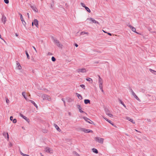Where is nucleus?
Returning a JSON list of instances; mask_svg holds the SVG:
<instances>
[{"instance_id":"obj_1","label":"nucleus","mask_w":156,"mask_h":156,"mask_svg":"<svg viewBox=\"0 0 156 156\" xmlns=\"http://www.w3.org/2000/svg\"><path fill=\"white\" fill-rule=\"evenodd\" d=\"M52 39L54 42L58 47L59 48L62 47V44L60 43L59 41L57 39L53 37H52Z\"/></svg>"},{"instance_id":"obj_2","label":"nucleus","mask_w":156,"mask_h":156,"mask_svg":"<svg viewBox=\"0 0 156 156\" xmlns=\"http://www.w3.org/2000/svg\"><path fill=\"white\" fill-rule=\"evenodd\" d=\"M94 140L97 142L101 144H103L104 139L99 137H96L94 138Z\"/></svg>"},{"instance_id":"obj_3","label":"nucleus","mask_w":156,"mask_h":156,"mask_svg":"<svg viewBox=\"0 0 156 156\" xmlns=\"http://www.w3.org/2000/svg\"><path fill=\"white\" fill-rule=\"evenodd\" d=\"M42 98L44 100H47L49 101H50L51 100V99L50 97L46 94H43L42 96Z\"/></svg>"},{"instance_id":"obj_4","label":"nucleus","mask_w":156,"mask_h":156,"mask_svg":"<svg viewBox=\"0 0 156 156\" xmlns=\"http://www.w3.org/2000/svg\"><path fill=\"white\" fill-rule=\"evenodd\" d=\"M80 130H81L82 131H83L84 132L86 133L92 132V130H90L89 129H86L85 128H81L80 129Z\"/></svg>"},{"instance_id":"obj_5","label":"nucleus","mask_w":156,"mask_h":156,"mask_svg":"<svg viewBox=\"0 0 156 156\" xmlns=\"http://www.w3.org/2000/svg\"><path fill=\"white\" fill-rule=\"evenodd\" d=\"M45 151L46 152L49 153H52L53 152V150L52 149L48 147H46L45 148Z\"/></svg>"},{"instance_id":"obj_6","label":"nucleus","mask_w":156,"mask_h":156,"mask_svg":"<svg viewBox=\"0 0 156 156\" xmlns=\"http://www.w3.org/2000/svg\"><path fill=\"white\" fill-rule=\"evenodd\" d=\"M130 91L131 92L132 95L134 97V98L137 100L140 101V99L136 95V94L134 92L133 90L132 89H130Z\"/></svg>"},{"instance_id":"obj_7","label":"nucleus","mask_w":156,"mask_h":156,"mask_svg":"<svg viewBox=\"0 0 156 156\" xmlns=\"http://www.w3.org/2000/svg\"><path fill=\"white\" fill-rule=\"evenodd\" d=\"M87 20H89L90 21H91L93 23L98 24H99V23L97 21H96V20H95L94 19L91 18H87Z\"/></svg>"},{"instance_id":"obj_8","label":"nucleus","mask_w":156,"mask_h":156,"mask_svg":"<svg viewBox=\"0 0 156 156\" xmlns=\"http://www.w3.org/2000/svg\"><path fill=\"white\" fill-rule=\"evenodd\" d=\"M77 71L79 73H85L87 72L86 69L84 68L78 69L77 70Z\"/></svg>"},{"instance_id":"obj_9","label":"nucleus","mask_w":156,"mask_h":156,"mask_svg":"<svg viewBox=\"0 0 156 156\" xmlns=\"http://www.w3.org/2000/svg\"><path fill=\"white\" fill-rule=\"evenodd\" d=\"M83 119L86 122H89V123L92 124L93 123V121L90 120L89 119L87 118L86 117H83Z\"/></svg>"},{"instance_id":"obj_10","label":"nucleus","mask_w":156,"mask_h":156,"mask_svg":"<svg viewBox=\"0 0 156 156\" xmlns=\"http://www.w3.org/2000/svg\"><path fill=\"white\" fill-rule=\"evenodd\" d=\"M19 15H20V18L21 20V21L22 22V23L23 25L24 26H25L26 24V23L25 21L23 20L22 15L20 13H19Z\"/></svg>"},{"instance_id":"obj_11","label":"nucleus","mask_w":156,"mask_h":156,"mask_svg":"<svg viewBox=\"0 0 156 156\" xmlns=\"http://www.w3.org/2000/svg\"><path fill=\"white\" fill-rule=\"evenodd\" d=\"M76 107H77V108L79 109V111L81 113H85L83 110H82V108L81 107L80 105H76Z\"/></svg>"},{"instance_id":"obj_12","label":"nucleus","mask_w":156,"mask_h":156,"mask_svg":"<svg viewBox=\"0 0 156 156\" xmlns=\"http://www.w3.org/2000/svg\"><path fill=\"white\" fill-rule=\"evenodd\" d=\"M2 21V22L4 23L5 24L6 21V18L5 16L4 15H3L2 16V17L1 19Z\"/></svg>"},{"instance_id":"obj_13","label":"nucleus","mask_w":156,"mask_h":156,"mask_svg":"<svg viewBox=\"0 0 156 156\" xmlns=\"http://www.w3.org/2000/svg\"><path fill=\"white\" fill-rule=\"evenodd\" d=\"M20 115L23 119H25L28 123L29 122V119H27L26 117L24 116L23 115L20 113Z\"/></svg>"},{"instance_id":"obj_14","label":"nucleus","mask_w":156,"mask_h":156,"mask_svg":"<svg viewBox=\"0 0 156 156\" xmlns=\"http://www.w3.org/2000/svg\"><path fill=\"white\" fill-rule=\"evenodd\" d=\"M34 25L37 27H38V21L36 19H34V21L33 22Z\"/></svg>"},{"instance_id":"obj_15","label":"nucleus","mask_w":156,"mask_h":156,"mask_svg":"<svg viewBox=\"0 0 156 156\" xmlns=\"http://www.w3.org/2000/svg\"><path fill=\"white\" fill-rule=\"evenodd\" d=\"M126 119L128 120V121H129L130 122H131L133 124H135V122L133 119H131L129 117H126Z\"/></svg>"},{"instance_id":"obj_16","label":"nucleus","mask_w":156,"mask_h":156,"mask_svg":"<svg viewBox=\"0 0 156 156\" xmlns=\"http://www.w3.org/2000/svg\"><path fill=\"white\" fill-rule=\"evenodd\" d=\"M3 135L5 138H6V136H7L8 140H9V136L8 133L4 132L3 133Z\"/></svg>"},{"instance_id":"obj_17","label":"nucleus","mask_w":156,"mask_h":156,"mask_svg":"<svg viewBox=\"0 0 156 156\" xmlns=\"http://www.w3.org/2000/svg\"><path fill=\"white\" fill-rule=\"evenodd\" d=\"M31 8L33 9V10L35 12H37L38 11V10L37 8L34 5H30Z\"/></svg>"},{"instance_id":"obj_18","label":"nucleus","mask_w":156,"mask_h":156,"mask_svg":"<svg viewBox=\"0 0 156 156\" xmlns=\"http://www.w3.org/2000/svg\"><path fill=\"white\" fill-rule=\"evenodd\" d=\"M16 65V68L17 69H21L22 67L21 66H20V64L18 62H17Z\"/></svg>"},{"instance_id":"obj_19","label":"nucleus","mask_w":156,"mask_h":156,"mask_svg":"<svg viewBox=\"0 0 156 156\" xmlns=\"http://www.w3.org/2000/svg\"><path fill=\"white\" fill-rule=\"evenodd\" d=\"M13 117L12 116H10V120L11 121H12V122L13 123H16V119H13Z\"/></svg>"},{"instance_id":"obj_20","label":"nucleus","mask_w":156,"mask_h":156,"mask_svg":"<svg viewBox=\"0 0 156 156\" xmlns=\"http://www.w3.org/2000/svg\"><path fill=\"white\" fill-rule=\"evenodd\" d=\"M86 80L90 83H93V80L92 79L90 78H87L86 79Z\"/></svg>"},{"instance_id":"obj_21","label":"nucleus","mask_w":156,"mask_h":156,"mask_svg":"<svg viewBox=\"0 0 156 156\" xmlns=\"http://www.w3.org/2000/svg\"><path fill=\"white\" fill-rule=\"evenodd\" d=\"M76 94L79 99H80V100H81L82 99V96L81 95L78 94V93H76Z\"/></svg>"},{"instance_id":"obj_22","label":"nucleus","mask_w":156,"mask_h":156,"mask_svg":"<svg viewBox=\"0 0 156 156\" xmlns=\"http://www.w3.org/2000/svg\"><path fill=\"white\" fill-rule=\"evenodd\" d=\"M29 101H30L32 104H33L36 108H37V104L34 102V101L31 100H29Z\"/></svg>"},{"instance_id":"obj_23","label":"nucleus","mask_w":156,"mask_h":156,"mask_svg":"<svg viewBox=\"0 0 156 156\" xmlns=\"http://www.w3.org/2000/svg\"><path fill=\"white\" fill-rule=\"evenodd\" d=\"M90 100L89 99H85L84 100V102L86 104H88V103L90 104Z\"/></svg>"},{"instance_id":"obj_24","label":"nucleus","mask_w":156,"mask_h":156,"mask_svg":"<svg viewBox=\"0 0 156 156\" xmlns=\"http://www.w3.org/2000/svg\"><path fill=\"white\" fill-rule=\"evenodd\" d=\"M54 126L58 131L60 132L61 131V129H60L59 127L57 125L54 124Z\"/></svg>"},{"instance_id":"obj_25","label":"nucleus","mask_w":156,"mask_h":156,"mask_svg":"<svg viewBox=\"0 0 156 156\" xmlns=\"http://www.w3.org/2000/svg\"><path fill=\"white\" fill-rule=\"evenodd\" d=\"M130 29L134 32L136 33L137 34H138V33L136 31V29L135 28H134V27H131V28Z\"/></svg>"},{"instance_id":"obj_26","label":"nucleus","mask_w":156,"mask_h":156,"mask_svg":"<svg viewBox=\"0 0 156 156\" xmlns=\"http://www.w3.org/2000/svg\"><path fill=\"white\" fill-rule=\"evenodd\" d=\"M25 92H23L22 93V95L23 96V97L26 100H27V97L25 96Z\"/></svg>"},{"instance_id":"obj_27","label":"nucleus","mask_w":156,"mask_h":156,"mask_svg":"<svg viewBox=\"0 0 156 156\" xmlns=\"http://www.w3.org/2000/svg\"><path fill=\"white\" fill-rule=\"evenodd\" d=\"M85 34H88V32H86L85 31H83V32H82L80 33V34L81 35H84Z\"/></svg>"},{"instance_id":"obj_28","label":"nucleus","mask_w":156,"mask_h":156,"mask_svg":"<svg viewBox=\"0 0 156 156\" xmlns=\"http://www.w3.org/2000/svg\"><path fill=\"white\" fill-rule=\"evenodd\" d=\"M92 150L96 154H97L98 152V150L96 149L93 148Z\"/></svg>"},{"instance_id":"obj_29","label":"nucleus","mask_w":156,"mask_h":156,"mask_svg":"<svg viewBox=\"0 0 156 156\" xmlns=\"http://www.w3.org/2000/svg\"><path fill=\"white\" fill-rule=\"evenodd\" d=\"M88 12H90V9L87 7L86 6L84 8Z\"/></svg>"},{"instance_id":"obj_30","label":"nucleus","mask_w":156,"mask_h":156,"mask_svg":"<svg viewBox=\"0 0 156 156\" xmlns=\"http://www.w3.org/2000/svg\"><path fill=\"white\" fill-rule=\"evenodd\" d=\"M102 84L103 83H99V87L100 89H102L103 88Z\"/></svg>"},{"instance_id":"obj_31","label":"nucleus","mask_w":156,"mask_h":156,"mask_svg":"<svg viewBox=\"0 0 156 156\" xmlns=\"http://www.w3.org/2000/svg\"><path fill=\"white\" fill-rule=\"evenodd\" d=\"M25 52H26V54L27 55V58L28 59H30V56H29V55L28 54V53L27 52V51H25Z\"/></svg>"},{"instance_id":"obj_32","label":"nucleus","mask_w":156,"mask_h":156,"mask_svg":"<svg viewBox=\"0 0 156 156\" xmlns=\"http://www.w3.org/2000/svg\"><path fill=\"white\" fill-rule=\"evenodd\" d=\"M149 70L152 73L155 74V73H156V71H155L151 69H150Z\"/></svg>"},{"instance_id":"obj_33","label":"nucleus","mask_w":156,"mask_h":156,"mask_svg":"<svg viewBox=\"0 0 156 156\" xmlns=\"http://www.w3.org/2000/svg\"><path fill=\"white\" fill-rule=\"evenodd\" d=\"M73 154L76 155V156H80L79 155L76 151H73Z\"/></svg>"},{"instance_id":"obj_34","label":"nucleus","mask_w":156,"mask_h":156,"mask_svg":"<svg viewBox=\"0 0 156 156\" xmlns=\"http://www.w3.org/2000/svg\"><path fill=\"white\" fill-rule=\"evenodd\" d=\"M106 114L107 115H108V114L110 113V111H109L108 109H107L105 110Z\"/></svg>"},{"instance_id":"obj_35","label":"nucleus","mask_w":156,"mask_h":156,"mask_svg":"<svg viewBox=\"0 0 156 156\" xmlns=\"http://www.w3.org/2000/svg\"><path fill=\"white\" fill-rule=\"evenodd\" d=\"M80 86L83 89H85V86L83 84H81L80 85Z\"/></svg>"},{"instance_id":"obj_36","label":"nucleus","mask_w":156,"mask_h":156,"mask_svg":"<svg viewBox=\"0 0 156 156\" xmlns=\"http://www.w3.org/2000/svg\"><path fill=\"white\" fill-rule=\"evenodd\" d=\"M119 102L120 103V104H121L122 105L123 104V102H122V101L119 98L118 99Z\"/></svg>"},{"instance_id":"obj_37","label":"nucleus","mask_w":156,"mask_h":156,"mask_svg":"<svg viewBox=\"0 0 156 156\" xmlns=\"http://www.w3.org/2000/svg\"><path fill=\"white\" fill-rule=\"evenodd\" d=\"M51 60L53 62H55L56 60V59L53 56L51 57Z\"/></svg>"},{"instance_id":"obj_38","label":"nucleus","mask_w":156,"mask_h":156,"mask_svg":"<svg viewBox=\"0 0 156 156\" xmlns=\"http://www.w3.org/2000/svg\"><path fill=\"white\" fill-rule=\"evenodd\" d=\"M54 5V2L52 1V3L51 4V6H50V8L51 9H52L53 8V5Z\"/></svg>"},{"instance_id":"obj_39","label":"nucleus","mask_w":156,"mask_h":156,"mask_svg":"<svg viewBox=\"0 0 156 156\" xmlns=\"http://www.w3.org/2000/svg\"><path fill=\"white\" fill-rule=\"evenodd\" d=\"M80 4L84 8L86 6H85V5L83 3L81 2Z\"/></svg>"},{"instance_id":"obj_40","label":"nucleus","mask_w":156,"mask_h":156,"mask_svg":"<svg viewBox=\"0 0 156 156\" xmlns=\"http://www.w3.org/2000/svg\"><path fill=\"white\" fill-rule=\"evenodd\" d=\"M6 4H8L9 3V0H4Z\"/></svg>"},{"instance_id":"obj_41","label":"nucleus","mask_w":156,"mask_h":156,"mask_svg":"<svg viewBox=\"0 0 156 156\" xmlns=\"http://www.w3.org/2000/svg\"><path fill=\"white\" fill-rule=\"evenodd\" d=\"M103 83L102 79H101V80H99V83Z\"/></svg>"},{"instance_id":"obj_42","label":"nucleus","mask_w":156,"mask_h":156,"mask_svg":"<svg viewBox=\"0 0 156 156\" xmlns=\"http://www.w3.org/2000/svg\"><path fill=\"white\" fill-rule=\"evenodd\" d=\"M0 38L2 39V40H3L4 42L5 43H6V41H5L4 40L2 37H1V34H0Z\"/></svg>"},{"instance_id":"obj_43","label":"nucleus","mask_w":156,"mask_h":156,"mask_svg":"<svg viewBox=\"0 0 156 156\" xmlns=\"http://www.w3.org/2000/svg\"><path fill=\"white\" fill-rule=\"evenodd\" d=\"M20 153L21 155L23 156L26 155V154L23 153L21 151H20Z\"/></svg>"},{"instance_id":"obj_44","label":"nucleus","mask_w":156,"mask_h":156,"mask_svg":"<svg viewBox=\"0 0 156 156\" xmlns=\"http://www.w3.org/2000/svg\"><path fill=\"white\" fill-rule=\"evenodd\" d=\"M6 103L7 104L8 103H9V100L8 99L6 98Z\"/></svg>"},{"instance_id":"obj_45","label":"nucleus","mask_w":156,"mask_h":156,"mask_svg":"<svg viewBox=\"0 0 156 156\" xmlns=\"http://www.w3.org/2000/svg\"><path fill=\"white\" fill-rule=\"evenodd\" d=\"M108 115L110 117H112V114H111L110 113L108 114Z\"/></svg>"},{"instance_id":"obj_46","label":"nucleus","mask_w":156,"mask_h":156,"mask_svg":"<svg viewBox=\"0 0 156 156\" xmlns=\"http://www.w3.org/2000/svg\"><path fill=\"white\" fill-rule=\"evenodd\" d=\"M62 100L63 101V102H64V105H65V101L64 100V98H62Z\"/></svg>"},{"instance_id":"obj_47","label":"nucleus","mask_w":156,"mask_h":156,"mask_svg":"<svg viewBox=\"0 0 156 156\" xmlns=\"http://www.w3.org/2000/svg\"><path fill=\"white\" fill-rule=\"evenodd\" d=\"M147 122H151V120L150 119H147Z\"/></svg>"},{"instance_id":"obj_48","label":"nucleus","mask_w":156,"mask_h":156,"mask_svg":"<svg viewBox=\"0 0 156 156\" xmlns=\"http://www.w3.org/2000/svg\"><path fill=\"white\" fill-rule=\"evenodd\" d=\"M32 47L34 48V50H35V51L37 52V51L35 48L34 46H33Z\"/></svg>"},{"instance_id":"obj_49","label":"nucleus","mask_w":156,"mask_h":156,"mask_svg":"<svg viewBox=\"0 0 156 156\" xmlns=\"http://www.w3.org/2000/svg\"><path fill=\"white\" fill-rule=\"evenodd\" d=\"M103 118L105 120H106L107 121V120H108V119L107 118L105 117H103Z\"/></svg>"},{"instance_id":"obj_50","label":"nucleus","mask_w":156,"mask_h":156,"mask_svg":"<svg viewBox=\"0 0 156 156\" xmlns=\"http://www.w3.org/2000/svg\"><path fill=\"white\" fill-rule=\"evenodd\" d=\"M103 118L105 120H106L107 121V120H108V119L107 118L105 117H103Z\"/></svg>"},{"instance_id":"obj_51","label":"nucleus","mask_w":156,"mask_h":156,"mask_svg":"<svg viewBox=\"0 0 156 156\" xmlns=\"http://www.w3.org/2000/svg\"><path fill=\"white\" fill-rule=\"evenodd\" d=\"M27 16H28V18H29V17H30V16H29V13H27Z\"/></svg>"},{"instance_id":"obj_52","label":"nucleus","mask_w":156,"mask_h":156,"mask_svg":"<svg viewBox=\"0 0 156 156\" xmlns=\"http://www.w3.org/2000/svg\"><path fill=\"white\" fill-rule=\"evenodd\" d=\"M75 46L76 47H77L78 46V45L76 44V43H75Z\"/></svg>"},{"instance_id":"obj_53","label":"nucleus","mask_w":156,"mask_h":156,"mask_svg":"<svg viewBox=\"0 0 156 156\" xmlns=\"http://www.w3.org/2000/svg\"><path fill=\"white\" fill-rule=\"evenodd\" d=\"M98 77H99V80H101V79H102L101 77H100V76L98 75Z\"/></svg>"},{"instance_id":"obj_54","label":"nucleus","mask_w":156,"mask_h":156,"mask_svg":"<svg viewBox=\"0 0 156 156\" xmlns=\"http://www.w3.org/2000/svg\"><path fill=\"white\" fill-rule=\"evenodd\" d=\"M128 26L130 27V29L131 28V27H132L130 25H128Z\"/></svg>"},{"instance_id":"obj_55","label":"nucleus","mask_w":156,"mask_h":156,"mask_svg":"<svg viewBox=\"0 0 156 156\" xmlns=\"http://www.w3.org/2000/svg\"><path fill=\"white\" fill-rule=\"evenodd\" d=\"M122 105L123 106L125 107V108L126 107V106L124 104V103H123V104H122Z\"/></svg>"},{"instance_id":"obj_56","label":"nucleus","mask_w":156,"mask_h":156,"mask_svg":"<svg viewBox=\"0 0 156 156\" xmlns=\"http://www.w3.org/2000/svg\"><path fill=\"white\" fill-rule=\"evenodd\" d=\"M122 105L123 106L125 107V108L126 107V106L124 104V103H123V104H122Z\"/></svg>"},{"instance_id":"obj_57","label":"nucleus","mask_w":156,"mask_h":156,"mask_svg":"<svg viewBox=\"0 0 156 156\" xmlns=\"http://www.w3.org/2000/svg\"><path fill=\"white\" fill-rule=\"evenodd\" d=\"M107 121H108V122H109V123H111V121H110V120H107Z\"/></svg>"},{"instance_id":"obj_58","label":"nucleus","mask_w":156,"mask_h":156,"mask_svg":"<svg viewBox=\"0 0 156 156\" xmlns=\"http://www.w3.org/2000/svg\"><path fill=\"white\" fill-rule=\"evenodd\" d=\"M108 35H109L110 36H111L112 35V34L111 33H108Z\"/></svg>"},{"instance_id":"obj_59","label":"nucleus","mask_w":156,"mask_h":156,"mask_svg":"<svg viewBox=\"0 0 156 156\" xmlns=\"http://www.w3.org/2000/svg\"><path fill=\"white\" fill-rule=\"evenodd\" d=\"M9 146H10V147H11V146H12V144H11V143H10V144H9Z\"/></svg>"},{"instance_id":"obj_60","label":"nucleus","mask_w":156,"mask_h":156,"mask_svg":"<svg viewBox=\"0 0 156 156\" xmlns=\"http://www.w3.org/2000/svg\"><path fill=\"white\" fill-rule=\"evenodd\" d=\"M100 90H101V91H102V92H103L104 93V91H103V88H102V89H100Z\"/></svg>"},{"instance_id":"obj_61","label":"nucleus","mask_w":156,"mask_h":156,"mask_svg":"<svg viewBox=\"0 0 156 156\" xmlns=\"http://www.w3.org/2000/svg\"><path fill=\"white\" fill-rule=\"evenodd\" d=\"M22 128L23 129H25V128H24V127L22 126Z\"/></svg>"},{"instance_id":"obj_62","label":"nucleus","mask_w":156,"mask_h":156,"mask_svg":"<svg viewBox=\"0 0 156 156\" xmlns=\"http://www.w3.org/2000/svg\"><path fill=\"white\" fill-rule=\"evenodd\" d=\"M48 55H51V53H50V52H49L48 53Z\"/></svg>"},{"instance_id":"obj_63","label":"nucleus","mask_w":156,"mask_h":156,"mask_svg":"<svg viewBox=\"0 0 156 156\" xmlns=\"http://www.w3.org/2000/svg\"><path fill=\"white\" fill-rule=\"evenodd\" d=\"M32 26H34V23H33V22H32Z\"/></svg>"},{"instance_id":"obj_64","label":"nucleus","mask_w":156,"mask_h":156,"mask_svg":"<svg viewBox=\"0 0 156 156\" xmlns=\"http://www.w3.org/2000/svg\"><path fill=\"white\" fill-rule=\"evenodd\" d=\"M29 156V155H27V154H26V155H25V156Z\"/></svg>"}]
</instances>
